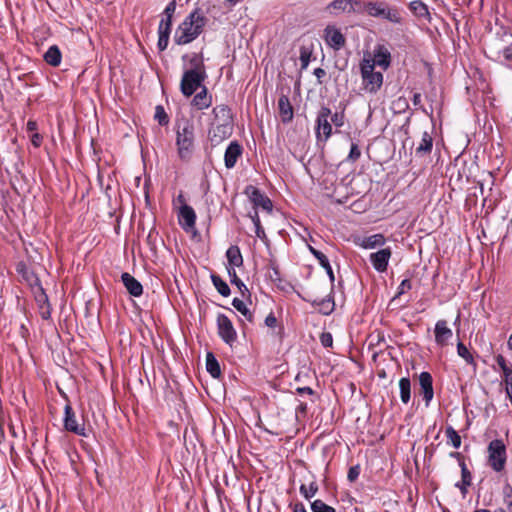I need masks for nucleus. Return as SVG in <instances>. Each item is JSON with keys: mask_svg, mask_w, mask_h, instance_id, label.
Instances as JSON below:
<instances>
[{"mask_svg": "<svg viewBox=\"0 0 512 512\" xmlns=\"http://www.w3.org/2000/svg\"><path fill=\"white\" fill-rule=\"evenodd\" d=\"M386 242V238L383 234H374L364 238L362 247L365 249H373L378 246H383Z\"/></svg>", "mask_w": 512, "mask_h": 512, "instance_id": "35", "label": "nucleus"}, {"mask_svg": "<svg viewBox=\"0 0 512 512\" xmlns=\"http://www.w3.org/2000/svg\"><path fill=\"white\" fill-rule=\"evenodd\" d=\"M433 148V138L430 132L424 131L420 142L415 148L416 157L422 158L430 155Z\"/></svg>", "mask_w": 512, "mask_h": 512, "instance_id": "25", "label": "nucleus"}, {"mask_svg": "<svg viewBox=\"0 0 512 512\" xmlns=\"http://www.w3.org/2000/svg\"><path fill=\"white\" fill-rule=\"evenodd\" d=\"M216 324L219 337L224 343L232 346L237 339V332L232 321L225 314L219 313L217 315Z\"/></svg>", "mask_w": 512, "mask_h": 512, "instance_id": "8", "label": "nucleus"}, {"mask_svg": "<svg viewBox=\"0 0 512 512\" xmlns=\"http://www.w3.org/2000/svg\"><path fill=\"white\" fill-rule=\"evenodd\" d=\"M350 8V0H333L326 6V10L333 15H338L340 12L350 14Z\"/></svg>", "mask_w": 512, "mask_h": 512, "instance_id": "30", "label": "nucleus"}, {"mask_svg": "<svg viewBox=\"0 0 512 512\" xmlns=\"http://www.w3.org/2000/svg\"><path fill=\"white\" fill-rule=\"evenodd\" d=\"M145 242L153 255H157L158 244L159 243L164 244L163 239L160 237L158 231L155 228H152L149 231Z\"/></svg>", "mask_w": 512, "mask_h": 512, "instance_id": "32", "label": "nucleus"}, {"mask_svg": "<svg viewBox=\"0 0 512 512\" xmlns=\"http://www.w3.org/2000/svg\"><path fill=\"white\" fill-rule=\"evenodd\" d=\"M369 15L373 18L383 19L394 25L405 23L404 11L402 8L390 5L387 1H372Z\"/></svg>", "mask_w": 512, "mask_h": 512, "instance_id": "3", "label": "nucleus"}, {"mask_svg": "<svg viewBox=\"0 0 512 512\" xmlns=\"http://www.w3.org/2000/svg\"><path fill=\"white\" fill-rule=\"evenodd\" d=\"M312 52H313L312 48H310V47H307L304 45L300 47L299 59L301 62L302 70H305L308 67L310 60H311Z\"/></svg>", "mask_w": 512, "mask_h": 512, "instance_id": "46", "label": "nucleus"}, {"mask_svg": "<svg viewBox=\"0 0 512 512\" xmlns=\"http://www.w3.org/2000/svg\"><path fill=\"white\" fill-rule=\"evenodd\" d=\"M172 25H173L172 16H164V14H161V20L159 22L157 31L171 32Z\"/></svg>", "mask_w": 512, "mask_h": 512, "instance_id": "51", "label": "nucleus"}, {"mask_svg": "<svg viewBox=\"0 0 512 512\" xmlns=\"http://www.w3.org/2000/svg\"><path fill=\"white\" fill-rule=\"evenodd\" d=\"M16 272L28 284L31 290L41 285V281L38 275L32 269H30L23 261L19 262L16 265Z\"/></svg>", "mask_w": 512, "mask_h": 512, "instance_id": "20", "label": "nucleus"}, {"mask_svg": "<svg viewBox=\"0 0 512 512\" xmlns=\"http://www.w3.org/2000/svg\"><path fill=\"white\" fill-rule=\"evenodd\" d=\"M372 0H350V13L369 15Z\"/></svg>", "mask_w": 512, "mask_h": 512, "instance_id": "34", "label": "nucleus"}, {"mask_svg": "<svg viewBox=\"0 0 512 512\" xmlns=\"http://www.w3.org/2000/svg\"><path fill=\"white\" fill-rule=\"evenodd\" d=\"M176 7H177L176 0H171L166 5V7L163 10L162 14H164V16H172V18L174 19V15H175V12H176Z\"/></svg>", "mask_w": 512, "mask_h": 512, "instance_id": "58", "label": "nucleus"}, {"mask_svg": "<svg viewBox=\"0 0 512 512\" xmlns=\"http://www.w3.org/2000/svg\"><path fill=\"white\" fill-rule=\"evenodd\" d=\"M174 130L178 156L182 161L187 162L191 159L195 148L194 123L186 117L176 119Z\"/></svg>", "mask_w": 512, "mask_h": 512, "instance_id": "2", "label": "nucleus"}, {"mask_svg": "<svg viewBox=\"0 0 512 512\" xmlns=\"http://www.w3.org/2000/svg\"><path fill=\"white\" fill-rule=\"evenodd\" d=\"M411 288H412V284L409 279L402 280V282L398 286V291H397L396 297L401 296L402 294H404L407 290H410Z\"/></svg>", "mask_w": 512, "mask_h": 512, "instance_id": "59", "label": "nucleus"}, {"mask_svg": "<svg viewBox=\"0 0 512 512\" xmlns=\"http://www.w3.org/2000/svg\"><path fill=\"white\" fill-rule=\"evenodd\" d=\"M243 154V147L242 145L237 141H231L229 145L227 146L225 153H224V164L227 169H232L235 167L238 159Z\"/></svg>", "mask_w": 512, "mask_h": 512, "instance_id": "17", "label": "nucleus"}, {"mask_svg": "<svg viewBox=\"0 0 512 512\" xmlns=\"http://www.w3.org/2000/svg\"><path fill=\"white\" fill-rule=\"evenodd\" d=\"M360 156H361V151L359 149L358 144L352 143L351 147H350V152H349L346 160L349 162H355L360 158Z\"/></svg>", "mask_w": 512, "mask_h": 512, "instance_id": "53", "label": "nucleus"}, {"mask_svg": "<svg viewBox=\"0 0 512 512\" xmlns=\"http://www.w3.org/2000/svg\"><path fill=\"white\" fill-rule=\"evenodd\" d=\"M321 345L325 348H330L333 345V336L330 332H322L320 335Z\"/></svg>", "mask_w": 512, "mask_h": 512, "instance_id": "56", "label": "nucleus"}, {"mask_svg": "<svg viewBox=\"0 0 512 512\" xmlns=\"http://www.w3.org/2000/svg\"><path fill=\"white\" fill-rule=\"evenodd\" d=\"M400 398L404 404H408L411 399V381L408 377L399 380Z\"/></svg>", "mask_w": 512, "mask_h": 512, "instance_id": "36", "label": "nucleus"}, {"mask_svg": "<svg viewBox=\"0 0 512 512\" xmlns=\"http://www.w3.org/2000/svg\"><path fill=\"white\" fill-rule=\"evenodd\" d=\"M227 265L226 269L228 274L235 271V268L243 266V256L240 248L237 245H231L226 251Z\"/></svg>", "mask_w": 512, "mask_h": 512, "instance_id": "21", "label": "nucleus"}, {"mask_svg": "<svg viewBox=\"0 0 512 512\" xmlns=\"http://www.w3.org/2000/svg\"><path fill=\"white\" fill-rule=\"evenodd\" d=\"M248 216H249V218L251 219V221L253 222V224L255 226V234H256V236L259 239H261L262 241L267 240V236H266L265 230H264L263 226L261 225V221H260V218H259L258 211L256 209H254L252 212H249Z\"/></svg>", "mask_w": 512, "mask_h": 512, "instance_id": "37", "label": "nucleus"}, {"mask_svg": "<svg viewBox=\"0 0 512 512\" xmlns=\"http://www.w3.org/2000/svg\"><path fill=\"white\" fill-rule=\"evenodd\" d=\"M323 38L327 46L335 51L341 50L346 44V38L339 28L334 25H327L324 29Z\"/></svg>", "mask_w": 512, "mask_h": 512, "instance_id": "11", "label": "nucleus"}, {"mask_svg": "<svg viewBox=\"0 0 512 512\" xmlns=\"http://www.w3.org/2000/svg\"><path fill=\"white\" fill-rule=\"evenodd\" d=\"M214 122L212 125H223L234 127V117L231 108L228 105H217L212 110Z\"/></svg>", "mask_w": 512, "mask_h": 512, "instance_id": "15", "label": "nucleus"}, {"mask_svg": "<svg viewBox=\"0 0 512 512\" xmlns=\"http://www.w3.org/2000/svg\"><path fill=\"white\" fill-rule=\"evenodd\" d=\"M191 69L190 70H196L198 73L206 72L205 71V65H204V58L203 53H193L190 60Z\"/></svg>", "mask_w": 512, "mask_h": 512, "instance_id": "41", "label": "nucleus"}, {"mask_svg": "<svg viewBox=\"0 0 512 512\" xmlns=\"http://www.w3.org/2000/svg\"><path fill=\"white\" fill-rule=\"evenodd\" d=\"M230 278L231 284L235 285L241 292L242 296L245 297L246 295L250 296L251 293L247 286L244 284V282L238 277L236 271L231 272V274H228Z\"/></svg>", "mask_w": 512, "mask_h": 512, "instance_id": "43", "label": "nucleus"}, {"mask_svg": "<svg viewBox=\"0 0 512 512\" xmlns=\"http://www.w3.org/2000/svg\"><path fill=\"white\" fill-rule=\"evenodd\" d=\"M503 502L507 509L512 512V486L506 483L503 487Z\"/></svg>", "mask_w": 512, "mask_h": 512, "instance_id": "50", "label": "nucleus"}, {"mask_svg": "<svg viewBox=\"0 0 512 512\" xmlns=\"http://www.w3.org/2000/svg\"><path fill=\"white\" fill-rule=\"evenodd\" d=\"M270 267H271V270H272V272L269 273L270 279L272 281H274V282L280 281L281 280L280 271H279L278 266L276 265V263L275 262H271Z\"/></svg>", "mask_w": 512, "mask_h": 512, "instance_id": "60", "label": "nucleus"}, {"mask_svg": "<svg viewBox=\"0 0 512 512\" xmlns=\"http://www.w3.org/2000/svg\"><path fill=\"white\" fill-rule=\"evenodd\" d=\"M488 465L495 471L504 470L507 460L506 446L501 439H494L488 445Z\"/></svg>", "mask_w": 512, "mask_h": 512, "instance_id": "5", "label": "nucleus"}, {"mask_svg": "<svg viewBox=\"0 0 512 512\" xmlns=\"http://www.w3.org/2000/svg\"><path fill=\"white\" fill-rule=\"evenodd\" d=\"M409 10L418 18L431 21V14L428 6L421 0L411 1L408 5Z\"/></svg>", "mask_w": 512, "mask_h": 512, "instance_id": "28", "label": "nucleus"}, {"mask_svg": "<svg viewBox=\"0 0 512 512\" xmlns=\"http://www.w3.org/2000/svg\"><path fill=\"white\" fill-rule=\"evenodd\" d=\"M192 106L198 110L207 109L212 104V97L208 94L206 86H202V89L193 97Z\"/></svg>", "mask_w": 512, "mask_h": 512, "instance_id": "26", "label": "nucleus"}, {"mask_svg": "<svg viewBox=\"0 0 512 512\" xmlns=\"http://www.w3.org/2000/svg\"><path fill=\"white\" fill-rule=\"evenodd\" d=\"M303 300L310 302L313 307H318V312L322 315L328 316L332 314L335 310V301H334V288H331L330 293L323 299L310 301L300 294H298Z\"/></svg>", "mask_w": 512, "mask_h": 512, "instance_id": "16", "label": "nucleus"}, {"mask_svg": "<svg viewBox=\"0 0 512 512\" xmlns=\"http://www.w3.org/2000/svg\"><path fill=\"white\" fill-rule=\"evenodd\" d=\"M318 262L320 266L325 269L331 283V288H334L335 275L327 256L324 254L323 256L319 257Z\"/></svg>", "mask_w": 512, "mask_h": 512, "instance_id": "45", "label": "nucleus"}, {"mask_svg": "<svg viewBox=\"0 0 512 512\" xmlns=\"http://www.w3.org/2000/svg\"><path fill=\"white\" fill-rule=\"evenodd\" d=\"M154 117L158 121L159 125H161V126H166L169 123V116L167 115V113L162 105H157L155 107Z\"/></svg>", "mask_w": 512, "mask_h": 512, "instance_id": "49", "label": "nucleus"}, {"mask_svg": "<svg viewBox=\"0 0 512 512\" xmlns=\"http://www.w3.org/2000/svg\"><path fill=\"white\" fill-rule=\"evenodd\" d=\"M419 386V393L422 395L423 400L425 401V406L428 407L434 397L433 378L429 372L423 371L420 373Z\"/></svg>", "mask_w": 512, "mask_h": 512, "instance_id": "14", "label": "nucleus"}, {"mask_svg": "<svg viewBox=\"0 0 512 512\" xmlns=\"http://www.w3.org/2000/svg\"><path fill=\"white\" fill-rule=\"evenodd\" d=\"M207 78L206 72L198 73L196 70L184 71L181 82L180 91L185 97L192 96L200 87L202 88L203 82Z\"/></svg>", "mask_w": 512, "mask_h": 512, "instance_id": "6", "label": "nucleus"}, {"mask_svg": "<svg viewBox=\"0 0 512 512\" xmlns=\"http://www.w3.org/2000/svg\"><path fill=\"white\" fill-rule=\"evenodd\" d=\"M502 56L504 58L505 64L508 67H512V43L505 47L502 51Z\"/></svg>", "mask_w": 512, "mask_h": 512, "instance_id": "57", "label": "nucleus"}, {"mask_svg": "<svg viewBox=\"0 0 512 512\" xmlns=\"http://www.w3.org/2000/svg\"><path fill=\"white\" fill-rule=\"evenodd\" d=\"M360 471H361V468H360V465L357 464V465H354V466H351L348 470V473H347V479L349 482H355L359 475H360Z\"/></svg>", "mask_w": 512, "mask_h": 512, "instance_id": "55", "label": "nucleus"}, {"mask_svg": "<svg viewBox=\"0 0 512 512\" xmlns=\"http://www.w3.org/2000/svg\"><path fill=\"white\" fill-rule=\"evenodd\" d=\"M435 342L438 346L444 347L447 345L449 339L452 338L453 332L448 327L446 320H438L434 328Z\"/></svg>", "mask_w": 512, "mask_h": 512, "instance_id": "18", "label": "nucleus"}, {"mask_svg": "<svg viewBox=\"0 0 512 512\" xmlns=\"http://www.w3.org/2000/svg\"><path fill=\"white\" fill-rule=\"evenodd\" d=\"M63 426L64 429L70 433L82 437H88L85 425L77 421L76 413L70 403H67L64 407Z\"/></svg>", "mask_w": 512, "mask_h": 512, "instance_id": "7", "label": "nucleus"}, {"mask_svg": "<svg viewBox=\"0 0 512 512\" xmlns=\"http://www.w3.org/2000/svg\"><path fill=\"white\" fill-rule=\"evenodd\" d=\"M40 315L44 320H48L51 317V305L42 306L39 308Z\"/></svg>", "mask_w": 512, "mask_h": 512, "instance_id": "63", "label": "nucleus"}, {"mask_svg": "<svg viewBox=\"0 0 512 512\" xmlns=\"http://www.w3.org/2000/svg\"><path fill=\"white\" fill-rule=\"evenodd\" d=\"M278 108H279V115H280L281 121L284 124L290 123L293 119L294 112H293V106L291 105L288 96L281 95L279 97Z\"/></svg>", "mask_w": 512, "mask_h": 512, "instance_id": "24", "label": "nucleus"}, {"mask_svg": "<svg viewBox=\"0 0 512 512\" xmlns=\"http://www.w3.org/2000/svg\"><path fill=\"white\" fill-rule=\"evenodd\" d=\"M312 512H336L335 508L326 504L323 500L316 499L310 503Z\"/></svg>", "mask_w": 512, "mask_h": 512, "instance_id": "44", "label": "nucleus"}, {"mask_svg": "<svg viewBox=\"0 0 512 512\" xmlns=\"http://www.w3.org/2000/svg\"><path fill=\"white\" fill-rule=\"evenodd\" d=\"M43 59L48 65L58 67L62 61V52L57 45H52L44 53Z\"/></svg>", "mask_w": 512, "mask_h": 512, "instance_id": "29", "label": "nucleus"}, {"mask_svg": "<svg viewBox=\"0 0 512 512\" xmlns=\"http://www.w3.org/2000/svg\"><path fill=\"white\" fill-rule=\"evenodd\" d=\"M457 353L458 355L463 358L468 364H475L474 362V358L472 356V354L470 353V351L468 350V348L461 342L459 341L457 343Z\"/></svg>", "mask_w": 512, "mask_h": 512, "instance_id": "47", "label": "nucleus"}, {"mask_svg": "<svg viewBox=\"0 0 512 512\" xmlns=\"http://www.w3.org/2000/svg\"><path fill=\"white\" fill-rule=\"evenodd\" d=\"M31 291L34 295V299L38 305V308H40L41 305L42 306L50 305L49 298H48L44 288L42 287V284L35 287Z\"/></svg>", "mask_w": 512, "mask_h": 512, "instance_id": "40", "label": "nucleus"}, {"mask_svg": "<svg viewBox=\"0 0 512 512\" xmlns=\"http://www.w3.org/2000/svg\"><path fill=\"white\" fill-rule=\"evenodd\" d=\"M331 115V109L327 106H322L318 112L316 119V136L317 139L326 142L332 134V126L328 121Z\"/></svg>", "mask_w": 512, "mask_h": 512, "instance_id": "9", "label": "nucleus"}, {"mask_svg": "<svg viewBox=\"0 0 512 512\" xmlns=\"http://www.w3.org/2000/svg\"><path fill=\"white\" fill-rule=\"evenodd\" d=\"M43 142V136L37 132L33 133L31 135V143L34 147L38 148L42 145Z\"/></svg>", "mask_w": 512, "mask_h": 512, "instance_id": "62", "label": "nucleus"}, {"mask_svg": "<svg viewBox=\"0 0 512 512\" xmlns=\"http://www.w3.org/2000/svg\"><path fill=\"white\" fill-rule=\"evenodd\" d=\"M178 221L180 226L189 231L195 226L196 214L194 209L189 205H183L179 208Z\"/></svg>", "mask_w": 512, "mask_h": 512, "instance_id": "19", "label": "nucleus"}, {"mask_svg": "<svg viewBox=\"0 0 512 512\" xmlns=\"http://www.w3.org/2000/svg\"><path fill=\"white\" fill-rule=\"evenodd\" d=\"M496 362L497 364L499 365V367L501 368V370L503 371L506 379L512 374V369L511 367L507 364V361L505 359V357L501 354H499L497 357H496Z\"/></svg>", "mask_w": 512, "mask_h": 512, "instance_id": "52", "label": "nucleus"}, {"mask_svg": "<svg viewBox=\"0 0 512 512\" xmlns=\"http://www.w3.org/2000/svg\"><path fill=\"white\" fill-rule=\"evenodd\" d=\"M244 193L252 202L254 209L257 210L258 207H261L263 210L269 213L272 211L273 203L271 199L267 195H265L258 187L248 185L246 186Z\"/></svg>", "mask_w": 512, "mask_h": 512, "instance_id": "10", "label": "nucleus"}, {"mask_svg": "<svg viewBox=\"0 0 512 512\" xmlns=\"http://www.w3.org/2000/svg\"><path fill=\"white\" fill-rule=\"evenodd\" d=\"M289 507L292 508V512H308L302 502L290 503Z\"/></svg>", "mask_w": 512, "mask_h": 512, "instance_id": "64", "label": "nucleus"}, {"mask_svg": "<svg viewBox=\"0 0 512 512\" xmlns=\"http://www.w3.org/2000/svg\"><path fill=\"white\" fill-rule=\"evenodd\" d=\"M319 490V486L317 482L314 480L308 486L306 484H301L299 491L300 494L306 499L310 500L313 498Z\"/></svg>", "mask_w": 512, "mask_h": 512, "instance_id": "39", "label": "nucleus"}, {"mask_svg": "<svg viewBox=\"0 0 512 512\" xmlns=\"http://www.w3.org/2000/svg\"><path fill=\"white\" fill-rule=\"evenodd\" d=\"M265 325L270 328H274L277 325V318L275 317L273 312H270L264 321Z\"/></svg>", "mask_w": 512, "mask_h": 512, "instance_id": "61", "label": "nucleus"}, {"mask_svg": "<svg viewBox=\"0 0 512 512\" xmlns=\"http://www.w3.org/2000/svg\"><path fill=\"white\" fill-rule=\"evenodd\" d=\"M207 23L203 11L196 7L177 26L173 41L176 45L184 46L196 40L204 31Z\"/></svg>", "mask_w": 512, "mask_h": 512, "instance_id": "1", "label": "nucleus"}, {"mask_svg": "<svg viewBox=\"0 0 512 512\" xmlns=\"http://www.w3.org/2000/svg\"><path fill=\"white\" fill-rule=\"evenodd\" d=\"M447 442L450 443L454 448L458 449L461 446V437L458 432L452 427L448 426L445 430Z\"/></svg>", "mask_w": 512, "mask_h": 512, "instance_id": "42", "label": "nucleus"}, {"mask_svg": "<svg viewBox=\"0 0 512 512\" xmlns=\"http://www.w3.org/2000/svg\"><path fill=\"white\" fill-rule=\"evenodd\" d=\"M157 33H158L157 48L160 52H163L168 47L171 32L157 31Z\"/></svg>", "mask_w": 512, "mask_h": 512, "instance_id": "48", "label": "nucleus"}, {"mask_svg": "<svg viewBox=\"0 0 512 512\" xmlns=\"http://www.w3.org/2000/svg\"><path fill=\"white\" fill-rule=\"evenodd\" d=\"M460 467H461V481L457 482L455 484V487H457L460 490L462 496L465 497L466 494L468 493V487L472 483V474L469 471V469L467 468L465 461H460Z\"/></svg>", "mask_w": 512, "mask_h": 512, "instance_id": "27", "label": "nucleus"}, {"mask_svg": "<svg viewBox=\"0 0 512 512\" xmlns=\"http://www.w3.org/2000/svg\"><path fill=\"white\" fill-rule=\"evenodd\" d=\"M392 255V250L390 247L383 248L375 253H371L369 260L373 266V268L379 272L383 273L387 271V267L389 264V260Z\"/></svg>", "mask_w": 512, "mask_h": 512, "instance_id": "13", "label": "nucleus"}, {"mask_svg": "<svg viewBox=\"0 0 512 512\" xmlns=\"http://www.w3.org/2000/svg\"><path fill=\"white\" fill-rule=\"evenodd\" d=\"M234 127L223 125H212L208 131V140L212 147H216L228 139L233 133Z\"/></svg>", "mask_w": 512, "mask_h": 512, "instance_id": "12", "label": "nucleus"}, {"mask_svg": "<svg viewBox=\"0 0 512 512\" xmlns=\"http://www.w3.org/2000/svg\"><path fill=\"white\" fill-rule=\"evenodd\" d=\"M363 86L366 92L377 93L383 84V74L375 71V63L364 59L360 65Z\"/></svg>", "mask_w": 512, "mask_h": 512, "instance_id": "4", "label": "nucleus"}, {"mask_svg": "<svg viewBox=\"0 0 512 512\" xmlns=\"http://www.w3.org/2000/svg\"><path fill=\"white\" fill-rule=\"evenodd\" d=\"M232 305L238 312H240L246 318L248 322L253 323L254 314L252 311H250V309H248L246 304L241 299L234 298L232 300Z\"/></svg>", "mask_w": 512, "mask_h": 512, "instance_id": "38", "label": "nucleus"}, {"mask_svg": "<svg viewBox=\"0 0 512 512\" xmlns=\"http://www.w3.org/2000/svg\"><path fill=\"white\" fill-rule=\"evenodd\" d=\"M206 370L215 379L221 376L219 362L212 352H207L206 354Z\"/></svg>", "mask_w": 512, "mask_h": 512, "instance_id": "31", "label": "nucleus"}, {"mask_svg": "<svg viewBox=\"0 0 512 512\" xmlns=\"http://www.w3.org/2000/svg\"><path fill=\"white\" fill-rule=\"evenodd\" d=\"M371 63H375L383 70H387L391 64V53L384 45H377L374 49V59Z\"/></svg>", "mask_w": 512, "mask_h": 512, "instance_id": "23", "label": "nucleus"}, {"mask_svg": "<svg viewBox=\"0 0 512 512\" xmlns=\"http://www.w3.org/2000/svg\"><path fill=\"white\" fill-rule=\"evenodd\" d=\"M121 281L131 296L140 297L143 294L142 284L130 273H122Z\"/></svg>", "mask_w": 512, "mask_h": 512, "instance_id": "22", "label": "nucleus"}, {"mask_svg": "<svg viewBox=\"0 0 512 512\" xmlns=\"http://www.w3.org/2000/svg\"><path fill=\"white\" fill-rule=\"evenodd\" d=\"M210 279L220 295L228 297L231 294L229 285L218 274L211 273Z\"/></svg>", "mask_w": 512, "mask_h": 512, "instance_id": "33", "label": "nucleus"}, {"mask_svg": "<svg viewBox=\"0 0 512 512\" xmlns=\"http://www.w3.org/2000/svg\"><path fill=\"white\" fill-rule=\"evenodd\" d=\"M344 110H345V107L342 109V111L335 112L333 115L332 114L330 115L331 116V122L336 127H342L344 125V118H345Z\"/></svg>", "mask_w": 512, "mask_h": 512, "instance_id": "54", "label": "nucleus"}]
</instances>
